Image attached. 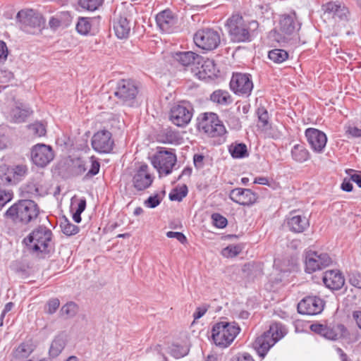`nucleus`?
<instances>
[{
    "label": "nucleus",
    "mask_w": 361,
    "mask_h": 361,
    "mask_svg": "<svg viewBox=\"0 0 361 361\" xmlns=\"http://www.w3.org/2000/svg\"><path fill=\"white\" fill-rule=\"evenodd\" d=\"M348 132L353 137H358L361 136V129L356 127H350L348 128Z\"/></svg>",
    "instance_id": "obj_63"
},
{
    "label": "nucleus",
    "mask_w": 361,
    "mask_h": 361,
    "mask_svg": "<svg viewBox=\"0 0 361 361\" xmlns=\"http://www.w3.org/2000/svg\"><path fill=\"white\" fill-rule=\"evenodd\" d=\"M104 0H79L78 4L82 8L88 11H94L102 5Z\"/></svg>",
    "instance_id": "obj_40"
},
{
    "label": "nucleus",
    "mask_w": 361,
    "mask_h": 361,
    "mask_svg": "<svg viewBox=\"0 0 361 361\" xmlns=\"http://www.w3.org/2000/svg\"><path fill=\"white\" fill-rule=\"evenodd\" d=\"M8 145V137L4 135H0V150L6 149Z\"/></svg>",
    "instance_id": "obj_62"
},
{
    "label": "nucleus",
    "mask_w": 361,
    "mask_h": 361,
    "mask_svg": "<svg viewBox=\"0 0 361 361\" xmlns=\"http://www.w3.org/2000/svg\"><path fill=\"white\" fill-rule=\"evenodd\" d=\"M231 90L240 97H248L253 89L251 75L246 73H233L230 81Z\"/></svg>",
    "instance_id": "obj_12"
},
{
    "label": "nucleus",
    "mask_w": 361,
    "mask_h": 361,
    "mask_svg": "<svg viewBox=\"0 0 361 361\" xmlns=\"http://www.w3.org/2000/svg\"><path fill=\"white\" fill-rule=\"evenodd\" d=\"M90 159L91 163L90 169L88 170L86 176L91 178L99 173L100 169V164L94 156H92Z\"/></svg>",
    "instance_id": "obj_44"
},
{
    "label": "nucleus",
    "mask_w": 361,
    "mask_h": 361,
    "mask_svg": "<svg viewBox=\"0 0 361 361\" xmlns=\"http://www.w3.org/2000/svg\"><path fill=\"white\" fill-rule=\"evenodd\" d=\"M353 318L356 322L358 327L361 329V311L353 312Z\"/></svg>",
    "instance_id": "obj_64"
},
{
    "label": "nucleus",
    "mask_w": 361,
    "mask_h": 361,
    "mask_svg": "<svg viewBox=\"0 0 361 361\" xmlns=\"http://www.w3.org/2000/svg\"><path fill=\"white\" fill-rule=\"evenodd\" d=\"M13 78L12 72L7 70H0V82L6 83Z\"/></svg>",
    "instance_id": "obj_53"
},
{
    "label": "nucleus",
    "mask_w": 361,
    "mask_h": 361,
    "mask_svg": "<svg viewBox=\"0 0 361 361\" xmlns=\"http://www.w3.org/2000/svg\"><path fill=\"white\" fill-rule=\"evenodd\" d=\"M230 199L241 205H250L257 202L258 195L250 189L238 188L231 190Z\"/></svg>",
    "instance_id": "obj_21"
},
{
    "label": "nucleus",
    "mask_w": 361,
    "mask_h": 361,
    "mask_svg": "<svg viewBox=\"0 0 361 361\" xmlns=\"http://www.w3.org/2000/svg\"><path fill=\"white\" fill-rule=\"evenodd\" d=\"M209 305H203L202 306L197 307L195 311L193 313L194 319H198L201 318L204 314L207 312L208 310Z\"/></svg>",
    "instance_id": "obj_54"
},
{
    "label": "nucleus",
    "mask_w": 361,
    "mask_h": 361,
    "mask_svg": "<svg viewBox=\"0 0 361 361\" xmlns=\"http://www.w3.org/2000/svg\"><path fill=\"white\" fill-rule=\"evenodd\" d=\"M293 159L298 162H304L309 158V152L302 145H295L291 150Z\"/></svg>",
    "instance_id": "obj_31"
},
{
    "label": "nucleus",
    "mask_w": 361,
    "mask_h": 361,
    "mask_svg": "<svg viewBox=\"0 0 361 361\" xmlns=\"http://www.w3.org/2000/svg\"><path fill=\"white\" fill-rule=\"evenodd\" d=\"M78 312V306L75 302H68L62 306L60 313L66 319L73 317Z\"/></svg>",
    "instance_id": "obj_36"
},
{
    "label": "nucleus",
    "mask_w": 361,
    "mask_h": 361,
    "mask_svg": "<svg viewBox=\"0 0 361 361\" xmlns=\"http://www.w3.org/2000/svg\"><path fill=\"white\" fill-rule=\"evenodd\" d=\"M226 26L231 40L235 42H251L257 35L258 23L255 20L245 23L243 17L238 14L229 18Z\"/></svg>",
    "instance_id": "obj_2"
},
{
    "label": "nucleus",
    "mask_w": 361,
    "mask_h": 361,
    "mask_svg": "<svg viewBox=\"0 0 361 361\" xmlns=\"http://www.w3.org/2000/svg\"><path fill=\"white\" fill-rule=\"evenodd\" d=\"M188 188L183 185L180 188L173 189L169 194V199L171 201L180 202L188 194Z\"/></svg>",
    "instance_id": "obj_37"
},
{
    "label": "nucleus",
    "mask_w": 361,
    "mask_h": 361,
    "mask_svg": "<svg viewBox=\"0 0 361 361\" xmlns=\"http://www.w3.org/2000/svg\"><path fill=\"white\" fill-rule=\"evenodd\" d=\"M11 167L6 164L0 166V180L4 184H16Z\"/></svg>",
    "instance_id": "obj_34"
},
{
    "label": "nucleus",
    "mask_w": 361,
    "mask_h": 361,
    "mask_svg": "<svg viewBox=\"0 0 361 361\" xmlns=\"http://www.w3.org/2000/svg\"><path fill=\"white\" fill-rule=\"evenodd\" d=\"M197 129L200 133L211 137L222 136L226 132L225 126L217 114L212 112L204 113L200 116Z\"/></svg>",
    "instance_id": "obj_6"
},
{
    "label": "nucleus",
    "mask_w": 361,
    "mask_h": 361,
    "mask_svg": "<svg viewBox=\"0 0 361 361\" xmlns=\"http://www.w3.org/2000/svg\"><path fill=\"white\" fill-rule=\"evenodd\" d=\"M60 226L63 233L66 235H72L79 232L78 226L71 223L67 219L61 222Z\"/></svg>",
    "instance_id": "obj_39"
},
{
    "label": "nucleus",
    "mask_w": 361,
    "mask_h": 361,
    "mask_svg": "<svg viewBox=\"0 0 361 361\" xmlns=\"http://www.w3.org/2000/svg\"><path fill=\"white\" fill-rule=\"evenodd\" d=\"M91 145L92 149L99 154L110 153L114 146L111 133L107 130L97 131L92 137Z\"/></svg>",
    "instance_id": "obj_14"
},
{
    "label": "nucleus",
    "mask_w": 361,
    "mask_h": 361,
    "mask_svg": "<svg viewBox=\"0 0 361 361\" xmlns=\"http://www.w3.org/2000/svg\"><path fill=\"white\" fill-rule=\"evenodd\" d=\"M269 59L276 63H281L288 59V53L281 49H274L269 51Z\"/></svg>",
    "instance_id": "obj_35"
},
{
    "label": "nucleus",
    "mask_w": 361,
    "mask_h": 361,
    "mask_svg": "<svg viewBox=\"0 0 361 361\" xmlns=\"http://www.w3.org/2000/svg\"><path fill=\"white\" fill-rule=\"evenodd\" d=\"M200 74H204V78H212L216 75V67L214 61L207 59L204 61L201 66Z\"/></svg>",
    "instance_id": "obj_32"
},
{
    "label": "nucleus",
    "mask_w": 361,
    "mask_h": 361,
    "mask_svg": "<svg viewBox=\"0 0 361 361\" xmlns=\"http://www.w3.org/2000/svg\"><path fill=\"white\" fill-rule=\"evenodd\" d=\"M231 361H255L247 353H238L232 357Z\"/></svg>",
    "instance_id": "obj_55"
},
{
    "label": "nucleus",
    "mask_w": 361,
    "mask_h": 361,
    "mask_svg": "<svg viewBox=\"0 0 361 361\" xmlns=\"http://www.w3.org/2000/svg\"><path fill=\"white\" fill-rule=\"evenodd\" d=\"M278 330V326L271 325L269 329L258 336L253 343L254 349L262 358H264L271 347L280 340L279 336L274 337V333H277Z\"/></svg>",
    "instance_id": "obj_10"
},
{
    "label": "nucleus",
    "mask_w": 361,
    "mask_h": 361,
    "mask_svg": "<svg viewBox=\"0 0 361 361\" xmlns=\"http://www.w3.org/2000/svg\"><path fill=\"white\" fill-rule=\"evenodd\" d=\"M54 157L53 149L49 145L37 144L32 148L31 159L35 165L39 167L46 166L53 160Z\"/></svg>",
    "instance_id": "obj_15"
},
{
    "label": "nucleus",
    "mask_w": 361,
    "mask_h": 361,
    "mask_svg": "<svg viewBox=\"0 0 361 361\" xmlns=\"http://www.w3.org/2000/svg\"><path fill=\"white\" fill-rule=\"evenodd\" d=\"M193 39L198 47L207 51L215 49L221 42L219 32L212 28L199 30L195 34Z\"/></svg>",
    "instance_id": "obj_9"
},
{
    "label": "nucleus",
    "mask_w": 361,
    "mask_h": 361,
    "mask_svg": "<svg viewBox=\"0 0 361 361\" xmlns=\"http://www.w3.org/2000/svg\"><path fill=\"white\" fill-rule=\"evenodd\" d=\"M204 156L202 154H195L193 157L194 165L196 168H202L203 166Z\"/></svg>",
    "instance_id": "obj_60"
},
{
    "label": "nucleus",
    "mask_w": 361,
    "mask_h": 361,
    "mask_svg": "<svg viewBox=\"0 0 361 361\" xmlns=\"http://www.w3.org/2000/svg\"><path fill=\"white\" fill-rule=\"evenodd\" d=\"M39 214L37 204L31 200H20L11 206L5 216L15 224H27L36 219Z\"/></svg>",
    "instance_id": "obj_3"
},
{
    "label": "nucleus",
    "mask_w": 361,
    "mask_h": 361,
    "mask_svg": "<svg viewBox=\"0 0 361 361\" xmlns=\"http://www.w3.org/2000/svg\"><path fill=\"white\" fill-rule=\"evenodd\" d=\"M130 22L125 17L120 16L114 23L115 34L119 39L128 38L130 35Z\"/></svg>",
    "instance_id": "obj_27"
},
{
    "label": "nucleus",
    "mask_w": 361,
    "mask_h": 361,
    "mask_svg": "<svg viewBox=\"0 0 361 361\" xmlns=\"http://www.w3.org/2000/svg\"><path fill=\"white\" fill-rule=\"evenodd\" d=\"M331 263V259L326 253H319L313 250H307L305 252V271L312 273L317 270L322 269Z\"/></svg>",
    "instance_id": "obj_13"
},
{
    "label": "nucleus",
    "mask_w": 361,
    "mask_h": 361,
    "mask_svg": "<svg viewBox=\"0 0 361 361\" xmlns=\"http://www.w3.org/2000/svg\"><path fill=\"white\" fill-rule=\"evenodd\" d=\"M66 341L63 336L59 335L55 337L51 343L49 350V356L52 358L56 357L63 350Z\"/></svg>",
    "instance_id": "obj_30"
},
{
    "label": "nucleus",
    "mask_w": 361,
    "mask_h": 361,
    "mask_svg": "<svg viewBox=\"0 0 361 361\" xmlns=\"http://www.w3.org/2000/svg\"><path fill=\"white\" fill-rule=\"evenodd\" d=\"M173 57L183 66H188L195 63L200 64L203 60L201 56L192 51L176 52Z\"/></svg>",
    "instance_id": "obj_26"
},
{
    "label": "nucleus",
    "mask_w": 361,
    "mask_h": 361,
    "mask_svg": "<svg viewBox=\"0 0 361 361\" xmlns=\"http://www.w3.org/2000/svg\"><path fill=\"white\" fill-rule=\"evenodd\" d=\"M224 255H228L230 257H235L238 255L240 252V248L237 246H228L225 248L223 251Z\"/></svg>",
    "instance_id": "obj_56"
},
{
    "label": "nucleus",
    "mask_w": 361,
    "mask_h": 361,
    "mask_svg": "<svg viewBox=\"0 0 361 361\" xmlns=\"http://www.w3.org/2000/svg\"><path fill=\"white\" fill-rule=\"evenodd\" d=\"M32 351L31 346L27 343H21L15 350V357L17 358L27 357Z\"/></svg>",
    "instance_id": "obj_42"
},
{
    "label": "nucleus",
    "mask_w": 361,
    "mask_h": 361,
    "mask_svg": "<svg viewBox=\"0 0 361 361\" xmlns=\"http://www.w3.org/2000/svg\"><path fill=\"white\" fill-rule=\"evenodd\" d=\"M60 305L59 300L57 298H53L48 301L45 307V312L49 314H52L59 308Z\"/></svg>",
    "instance_id": "obj_48"
},
{
    "label": "nucleus",
    "mask_w": 361,
    "mask_h": 361,
    "mask_svg": "<svg viewBox=\"0 0 361 361\" xmlns=\"http://www.w3.org/2000/svg\"><path fill=\"white\" fill-rule=\"evenodd\" d=\"M325 12L333 14L336 20L341 21H348L350 12L348 8L338 1H331L323 6Z\"/></svg>",
    "instance_id": "obj_24"
},
{
    "label": "nucleus",
    "mask_w": 361,
    "mask_h": 361,
    "mask_svg": "<svg viewBox=\"0 0 361 361\" xmlns=\"http://www.w3.org/2000/svg\"><path fill=\"white\" fill-rule=\"evenodd\" d=\"M240 331L239 326L233 322H220L212 330V338L216 345L221 348L229 346Z\"/></svg>",
    "instance_id": "obj_4"
},
{
    "label": "nucleus",
    "mask_w": 361,
    "mask_h": 361,
    "mask_svg": "<svg viewBox=\"0 0 361 361\" xmlns=\"http://www.w3.org/2000/svg\"><path fill=\"white\" fill-rule=\"evenodd\" d=\"M162 198L156 194L152 196H149L144 202L145 205L148 208H155L161 202Z\"/></svg>",
    "instance_id": "obj_49"
},
{
    "label": "nucleus",
    "mask_w": 361,
    "mask_h": 361,
    "mask_svg": "<svg viewBox=\"0 0 361 361\" xmlns=\"http://www.w3.org/2000/svg\"><path fill=\"white\" fill-rule=\"evenodd\" d=\"M91 29V23L90 18H80L76 25L77 31L83 35H87Z\"/></svg>",
    "instance_id": "obj_41"
},
{
    "label": "nucleus",
    "mask_w": 361,
    "mask_h": 361,
    "mask_svg": "<svg viewBox=\"0 0 361 361\" xmlns=\"http://www.w3.org/2000/svg\"><path fill=\"white\" fill-rule=\"evenodd\" d=\"M137 93V87L133 80L123 79L117 82L114 95L124 104L132 106Z\"/></svg>",
    "instance_id": "obj_11"
},
{
    "label": "nucleus",
    "mask_w": 361,
    "mask_h": 361,
    "mask_svg": "<svg viewBox=\"0 0 361 361\" xmlns=\"http://www.w3.org/2000/svg\"><path fill=\"white\" fill-rule=\"evenodd\" d=\"M32 113V111L25 104H20L11 111V116L16 123H21Z\"/></svg>",
    "instance_id": "obj_29"
},
{
    "label": "nucleus",
    "mask_w": 361,
    "mask_h": 361,
    "mask_svg": "<svg viewBox=\"0 0 361 361\" xmlns=\"http://www.w3.org/2000/svg\"><path fill=\"white\" fill-rule=\"evenodd\" d=\"M289 230L294 233H302L310 226L309 219L298 212H291L286 219Z\"/></svg>",
    "instance_id": "obj_23"
},
{
    "label": "nucleus",
    "mask_w": 361,
    "mask_h": 361,
    "mask_svg": "<svg viewBox=\"0 0 361 361\" xmlns=\"http://www.w3.org/2000/svg\"><path fill=\"white\" fill-rule=\"evenodd\" d=\"M212 219L213 221L214 225L219 228H225L228 223L227 219L218 213L213 214L212 215Z\"/></svg>",
    "instance_id": "obj_45"
},
{
    "label": "nucleus",
    "mask_w": 361,
    "mask_h": 361,
    "mask_svg": "<svg viewBox=\"0 0 361 361\" xmlns=\"http://www.w3.org/2000/svg\"><path fill=\"white\" fill-rule=\"evenodd\" d=\"M257 115L259 121L262 123V126L265 127L268 124L269 114L267 111L264 108L261 107L257 109Z\"/></svg>",
    "instance_id": "obj_50"
},
{
    "label": "nucleus",
    "mask_w": 361,
    "mask_h": 361,
    "mask_svg": "<svg viewBox=\"0 0 361 361\" xmlns=\"http://www.w3.org/2000/svg\"><path fill=\"white\" fill-rule=\"evenodd\" d=\"M323 282L331 290H339L343 286L345 279L339 271L329 270L324 273Z\"/></svg>",
    "instance_id": "obj_25"
},
{
    "label": "nucleus",
    "mask_w": 361,
    "mask_h": 361,
    "mask_svg": "<svg viewBox=\"0 0 361 361\" xmlns=\"http://www.w3.org/2000/svg\"><path fill=\"white\" fill-rule=\"evenodd\" d=\"M210 100L221 106H228L233 102V98L226 90H217L210 95Z\"/></svg>",
    "instance_id": "obj_28"
},
{
    "label": "nucleus",
    "mask_w": 361,
    "mask_h": 361,
    "mask_svg": "<svg viewBox=\"0 0 361 361\" xmlns=\"http://www.w3.org/2000/svg\"><path fill=\"white\" fill-rule=\"evenodd\" d=\"M324 301L317 296H308L298 305V311L302 314L315 315L324 310Z\"/></svg>",
    "instance_id": "obj_17"
},
{
    "label": "nucleus",
    "mask_w": 361,
    "mask_h": 361,
    "mask_svg": "<svg viewBox=\"0 0 361 361\" xmlns=\"http://www.w3.org/2000/svg\"><path fill=\"white\" fill-rule=\"evenodd\" d=\"M37 183L35 181L30 182L26 185V191L27 193H30L32 195L37 196V193L35 192V188Z\"/></svg>",
    "instance_id": "obj_61"
},
{
    "label": "nucleus",
    "mask_w": 361,
    "mask_h": 361,
    "mask_svg": "<svg viewBox=\"0 0 361 361\" xmlns=\"http://www.w3.org/2000/svg\"><path fill=\"white\" fill-rule=\"evenodd\" d=\"M228 150L231 156L235 159L244 158L249 155L247 146L243 143L231 145Z\"/></svg>",
    "instance_id": "obj_33"
},
{
    "label": "nucleus",
    "mask_w": 361,
    "mask_h": 361,
    "mask_svg": "<svg viewBox=\"0 0 361 361\" xmlns=\"http://www.w3.org/2000/svg\"><path fill=\"white\" fill-rule=\"evenodd\" d=\"M13 198V192L0 187V209Z\"/></svg>",
    "instance_id": "obj_46"
},
{
    "label": "nucleus",
    "mask_w": 361,
    "mask_h": 361,
    "mask_svg": "<svg viewBox=\"0 0 361 361\" xmlns=\"http://www.w3.org/2000/svg\"><path fill=\"white\" fill-rule=\"evenodd\" d=\"M166 236L170 238H176L183 244L187 241L186 237L180 232L169 231L166 233Z\"/></svg>",
    "instance_id": "obj_52"
},
{
    "label": "nucleus",
    "mask_w": 361,
    "mask_h": 361,
    "mask_svg": "<svg viewBox=\"0 0 361 361\" xmlns=\"http://www.w3.org/2000/svg\"><path fill=\"white\" fill-rule=\"evenodd\" d=\"M13 306H14V304L11 302L6 304L3 311L1 312V317H0V326L3 325V318L4 317L5 314L7 312H10L12 310V308L13 307Z\"/></svg>",
    "instance_id": "obj_59"
},
{
    "label": "nucleus",
    "mask_w": 361,
    "mask_h": 361,
    "mask_svg": "<svg viewBox=\"0 0 361 361\" xmlns=\"http://www.w3.org/2000/svg\"><path fill=\"white\" fill-rule=\"evenodd\" d=\"M349 282L353 286L361 289V274H350L349 276Z\"/></svg>",
    "instance_id": "obj_51"
},
{
    "label": "nucleus",
    "mask_w": 361,
    "mask_h": 361,
    "mask_svg": "<svg viewBox=\"0 0 361 361\" xmlns=\"http://www.w3.org/2000/svg\"><path fill=\"white\" fill-rule=\"evenodd\" d=\"M13 171V174L14 175V179L16 184L23 178L24 177L27 172V168L25 165H17L14 167H11Z\"/></svg>",
    "instance_id": "obj_43"
},
{
    "label": "nucleus",
    "mask_w": 361,
    "mask_h": 361,
    "mask_svg": "<svg viewBox=\"0 0 361 361\" xmlns=\"http://www.w3.org/2000/svg\"><path fill=\"white\" fill-rule=\"evenodd\" d=\"M300 23L298 21L295 13L281 15L278 25L269 32V38L280 44L296 45L299 43L298 31Z\"/></svg>",
    "instance_id": "obj_1"
},
{
    "label": "nucleus",
    "mask_w": 361,
    "mask_h": 361,
    "mask_svg": "<svg viewBox=\"0 0 361 361\" xmlns=\"http://www.w3.org/2000/svg\"><path fill=\"white\" fill-rule=\"evenodd\" d=\"M157 26L164 32H171L176 27L178 19L171 10L166 9L156 16Z\"/></svg>",
    "instance_id": "obj_22"
},
{
    "label": "nucleus",
    "mask_w": 361,
    "mask_h": 361,
    "mask_svg": "<svg viewBox=\"0 0 361 361\" xmlns=\"http://www.w3.org/2000/svg\"><path fill=\"white\" fill-rule=\"evenodd\" d=\"M8 56V48L6 44L0 40V62H3L6 60Z\"/></svg>",
    "instance_id": "obj_57"
},
{
    "label": "nucleus",
    "mask_w": 361,
    "mask_h": 361,
    "mask_svg": "<svg viewBox=\"0 0 361 361\" xmlns=\"http://www.w3.org/2000/svg\"><path fill=\"white\" fill-rule=\"evenodd\" d=\"M36 183L37 188L35 190L37 196H44L47 195L48 193L47 188L43 185L42 181H37Z\"/></svg>",
    "instance_id": "obj_58"
},
{
    "label": "nucleus",
    "mask_w": 361,
    "mask_h": 361,
    "mask_svg": "<svg viewBox=\"0 0 361 361\" xmlns=\"http://www.w3.org/2000/svg\"><path fill=\"white\" fill-rule=\"evenodd\" d=\"M192 116V109L190 107L178 104L171 109L170 120L177 126L183 127L186 126L190 123Z\"/></svg>",
    "instance_id": "obj_20"
},
{
    "label": "nucleus",
    "mask_w": 361,
    "mask_h": 361,
    "mask_svg": "<svg viewBox=\"0 0 361 361\" xmlns=\"http://www.w3.org/2000/svg\"><path fill=\"white\" fill-rule=\"evenodd\" d=\"M51 238V231L45 226H40L33 230L24 239V242L33 252L47 253L49 251Z\"/></svg>",
    "instance_id": "obj_5"
},
{
    "label": "nucleus",
    "mask_w": 361,
    "mask_h": 361,
    "mask_svg": "<svg viewBox=\"0 0 361 361\" xmlns=\"http://www.w3.org/2000/svg\"><path fill=\"white\" fill-rule=\"evenodd\" d=\"M17 19L22 30L29 34L40 31L44 21L42 16L34 10H21L17 14Z\"/></svg>",
    "instance_id": "obj_7"
},
{
    "label": "nucleus",
    "mask_w": 361,
    "mask_h": 361,
    "mask_svg": "<svg viewBox=\"0 0 361 361\" xmlns=\"http://www.w3.org/2000/svg\"><path fill=\"white\" fill-rule=\"evenodd\" d=\"M154 177L149 171L147 164H142L136 170L133 178V184L137 190H144L148 188L152 183Z\"/></svg>",
    "instance_id": "obj_19"
},
{
    "label": "nucleus",
    "mask_w": 361,
    "mask_h": 361,
    "mask_svg": "<svg viewBox=\"0 0 361 361\" xmlns=\"http://www.w3.org/2000/svg\"><path fill=\"white\" fill-rule=\"evenodd\" d=\"M169 353L178 359L185 356L188 353V349L186 347L172 344L169 347Z\"/></svg>",
    "instance_id": "obj_38"
},
{
    "label": "nucleus",
    "mask_w": 361,
    "mask_h": 361,
    "mask_svg": "<svg viewBox=\"0 0 361 361\" xmlns=\"http://www.w3.org/2000/svg\"><path fill=\"white\" fill-rule=\"evenodd\" d=\"M305 137L314 152L322 153L324 151L327 142V137L324 132L310 128L305 130Z\"/></svg>",
    "instance_id": "obj_18"
},
{
    "label": "nucleus",
    "mask_w": 361,
    "mask_h": 361,
    "mask_svg": "<svg viewBox=\"0 0 361 361\" xmlns=\"http://www.w3.org/2000/svg\"><path fill=\"white\" fill-rule=\"evenodd\" d=\"M30 130L36 135L41 137L46 134V128L42 123L37 122L30 126Z\"/></svg>",
    "instance_id": "obj_47"
},
{
    "label": "nucleus",
    "mask_w": 361,
    "mask_h": 361,
    "mask_svg": "<svg viewBox=\"0 0 361 361\" xmlns=\"http://www.w3.org/2000/svg\"><path fill=\"white\" fill-rule=\"evenodd\" d=\"M150 159L151 164L157 169L159 176L170 174L177 160L176 154L167 150L158 151Z\"/></svg>",
    "instance_id": "obj_8"
},
{
    "label": "nucleus",
    "mask_w": 361,
    "mask_h": 361,
    "mask_svg": "<svg viewBox=\"0 0 361 361\" xmlns=\"http://www.w3.org/2000/svg\"><path fill=\"white\" fill-rule=\"evenodd\" d=\"M310 329L316 334L332 341H336L343 336L346 331L345 326L341 324H337L333 326L323 324H313L311 325Z\"/></svg>",
    "instance_id": "obj_16"
}]
</instances>
